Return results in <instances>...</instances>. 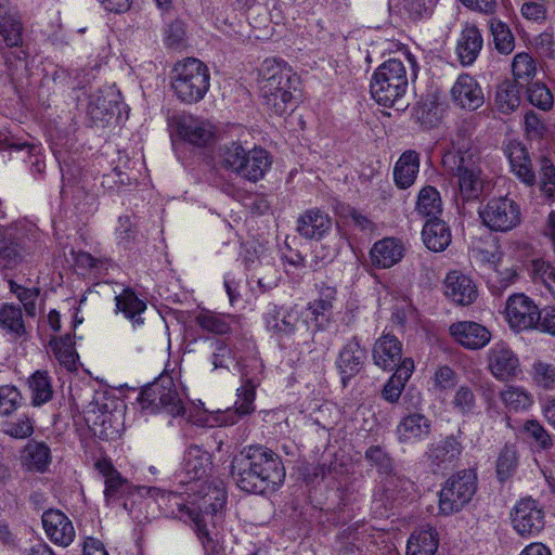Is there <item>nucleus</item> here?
I'll return each instance as SVG.
<instances>
[{"label":"nucleus","mask_w":555,"mask_h":555,"mask_svg":"<svg viewBox=\"0 0 555 555\" xmlns=\"http://www.w3.org/2000/svg\"><path fill=\"white\" fill-rule=\"evenodd\" d=\"M231 474L241 490L257 494L276 491L286 475L281 457L262 444L243 448L233 457Z\"/></svg>","instance_id":"obj_1"},{"label":"nucleus","mask_w":555,"mask_h":555,"mask_svg":"<svg viewBox=\"0 0 555 555\" xmlns=\"http://www.w3.org/2000/svg\"><path fill=\"white\" fill-rule=\"evenodd\" d=\"M298 77L284 62L267 59L260 68L259 89L263 105L278 116L292 112Z\"/></svg>","instance_id":"obj_2"},{"label":"nucleus","mask_w":555,"mask_h":555,"mask_svg":"<svg viewBox=\"0 0 555 555\" xmlns=\"http://www.w3.org/2000/svg\"><path fill=\"white\" fill-rule=\"evenodd\" d=\"M408 77L404 64L398 59H390L379 65L371 80V94L384 106H397L402 109L406 104L402 98L406 91Z\"/></svg>","instance_id":"obj_3"},{"label":"nucleus","mask_w":555,"mask_h":555,"mask_svg":"<svg viewBox=\"0 0 555 555\" xmlns=\"http://www.w3.org/2000/svg\"><path fill=\"white\" fill-rule=\"evenodd\" d=\"M170 80L176 96L192 104L201 101L209 90L210 74L202 61L188 57L173 66Z\"/></svg>","instance_id":"obj_4"},{"label":"nucleus","mask_w":555,"mask_h":555,"mask_svg":"<svg viewBox=\"0 0 555 555\" xmlns=\"http://www.w3.org/2000/svg\"><path fill=\"white\" fill-rule=\"evenodd\" d=\"M221 164L240 177L256 182L263 178L271 159L262 149L246 151L242 145L232 143L222 147Z\"/></svg>","instance_id":"obj_5"},{"label":"nucleus","mask_w":555,"mask_h":555,"mask_svg":"<svg viewBox=\"0 0 555 555\" xmlns=\"http://www.w3.org/2000/svg\"><path fill=\"white\" fill-rule=\"evenodd\" d=\"M477 490V474L474 469H463L453 474L439 492V511L449 516L462 511L470 502Z\"/></svg>","instance_id":"obj_6"},{"label":"nucleus","mask_w":555,"mask_h":555,"mask_svg":"<svg viewBox=\"0 0 555 555\" xmlns=\"http://www.w3.org/2000/svg\"><path fill=\"white\" fill-rule=\"evenodd\" d=\"M206 488L207 492L203 494L198 505H181L179 508L181 516H186L191 521H193L198 534L201 535L208 534L205 516L209 514L216 515L221 512L227 499L225 491L222 487L208 485Z\"/></svg>","instance_id":"obj_7"},{"label":"nucleus","mask_w":555,"mask_h":555,"mask_svg":"<svg viewBox=\"0 0 555 555\" xmlns=\"http://www.w3.org/2000/svg\"><path fill=\"white\" fill-rule=\"evenodd\" d=\"M143 409L164 410L172 416L181 415L184 406L171 379L154 383L140 395Z\"/></svg>","instance_id":"obj_8"},{"label":"nucleus","mask_w":555,"mask_h":555,"mask_svg":"<svg viewBox=\"0 0 555 555\" xmlns=\"http://www.w3.org/2000/svg\"><path fill=\"white\" fill-rule=\"evenodd\" d=\"M485 225L493 231H508L519 220V206L515 199L508 196L492 198L486 207L479 211Z\"/></svg>","instance_id":"obj_9"},{"label":"nucleus","mask_w":555,"mask_h":555,"mask_svg":"<svg viewBox=\"0 0 555 555\" xmlns=\"http://www.w3.org/2000/svg\"><path fill=\"white\" fill-rule=\"evenodd\" d=\"M266 326L279 338H296L309 330L307 321L301 319L300 308L296 305L287 310L274 307L267 314Z\"/></svg>","instance_id":"obj_10"},{"label":"nucleus","mask_w":555,"mask_h":555,"mask_svg":"<svg viewBox=\"0 0 555 555\" xmlns=\"http://www.w3.org/2000/svg\"><path fill=\"white\" fill-rule=\"evenodd\" d=\"M94 466L104 478V499L107 506L117 505L126 496L135 493V487L121 476L111 461L106 459L99 460Z\"/></svg>","instance_id":"obj_11"},{"label":"nucleus","mask_w":555,"mask_h":555,"mask_svg":"<svg viewBox=\"0 0 555 555\" xmlns=\"http://www.w3.org/2000/svg\"><path fill=\"white\" fill-rule=\"evenodd\" d=\"M454 177L459 186L456 201L466 203L478 199L483 192L485 178L481 168L465 157H461L456 166Z\"/></svg>","instance_id":"obj_12"},{"label":"nucleus","mask_w":555,"mask_h":555,"mask_svg":"<svg viewBox=\"0 0 555 555\" xmlns=\"http://www.w3.org/2000/svg\"><path fill=\"white\" fill-rule=\"evenodd\" d=\"M488 367L498 379L509 380L517 375L518 356L505 344H495L488 352Z\"/></svg>","instance_id":"obj_13"},{"label":"nucleus","mask_w":555,"mask_h":555,"mask_svg":"<svg viewBox=\"0 0 555 555\" xmlns=\"http://www.w3.org/2000/svg\"><path fill=\"white\" fill-rule=\"evenodd\" d=\"M42 526L47 537L60 546H68L76 537L72 520L59 509H48L42 514Z\"/></svg>","instance_id":"obj_14"},{"label":"nucleus","mask_w":555,"mask_h":555,"mask_svg":"<svg viewBox=\"0 0 555 555\" xmlns=\"http://www.w3.org/2000/svg\"><path fill=\"white\" fill-rule=\"evenodd\" d=\"M451 98L455 105L467 111H476L485 103L481 87L468 74L460 75L451 89Z\"/></svg>","instance_id":"obj_15"},{"label":"nucleus","mask_w":555,"mask_h":555,"mask_svg":"<svg viewBox=\"0 0 555 555\" xmlns=\"http://www.w3.org/2000/svg\"><path fill=\"white\" fill-rule=\"evenodd\" d=\"M450 334L464 348L478 350L491 340V332L483 325L473 321H462L450 326Z\"/></svg>","instance_id":"obj_16"},{"label":"nucleus","mask_w":555,"mask_h":555,"mask_svg":"<svg viewBox=\"0 0 555 555\" xmlns=\"http://www.w3.org/2000/svg\"><path fill=\"white\" fill-rule=\"evenodd\" d=\"M519 60L520 53H517L512 63L513 78L505 79L496 88L495 106L503 114H511L520 105V86L518 83L520 73L517 70Z\"/></svg>","instance_id":"obj_17"},{"label":"nucleus","mask_w":555,"mask_h":555,"mask_svg":"<svg viewBox=\"0 0 555 555\" xmlns=\"http://www.w3.org/2000/svg\"><path fill=\"white\" fill-rule=\"evenodd\" d=\"M463 451L459 437L454 435L431 443L426 452L428 462L436 468H448L453 465Z\"/></svg>","instance_id":"obj_18"},{"label":"nucleus","mask_w":555,"mask_h":555,"mask_svg":"<svg viewBox=\"0 0 555 555\" xmlns=\"http://www.w3.org/2000/svg\"><path fill=\"white\" fill-rule=\"evenodd\" d=\"M444 294L455 304L468 306L476 300L478 291L469 276L460 271H452L444 280Z\"/></svg>","instance_id":"obj_19"},{"label":"nucleus","mask_w":555,"mask_h":555,"mask_svg":"<svg viewBox=\"0 0 555 555\" xmlns=\"http://www.w3.org/2000/svg\"><path fill=\"white\" fill-rule=\"evenodd\" d=\"M365 358L366 351L357 337H352L343 347L336 363L344 384L361 371Z\"/></svg>","instance_id":"obj_20"},{"label":"nucleus","mask_w":555,"mask_h":555,"mask_svg":"<svg viewBox=\"0 0 555 555\" xmlns=\"http://www.w3.org/2000/svg\"><path fill=\"white\" fill-rule=\"evenodd\" d=\"M372 353L377 366L392 371L401 360L402 345L395 335L387 333L375 341Z\"/></svg>","instance_id":"obj_21"},{"label":"nucleus","mask_w":555,"mask_h":555,"mask_svg":"<svg viewBox=\"0 0 555 555\" xmlns=\"http://www.w3.org/2000/svg\"><path fill=\"white\" fill-rule=\"evenodd\" d=\"M331 228V217L319 208L308 209L297 219V231L307 240H321Z\"/></svg>","instance_id":"obj_22"},{"label":"nucleus","mask_w":555,"mask_h":555,"mask_svg":"<svg viewBox=\"0 0 555 555\" xmlns=\"http://www.w3.org/2000/svg\"><path fill=\"white\" fill-rule=\"evenodd\" d=\"M177 132L184 141L194 145H205L212 138L211 127L192 116H179L175 119Z\"/></svg>","instance_id":"obj_23"},{"label":"nucleus","mask_w":555,"mask_h":555,"mask_svg":"<svg viewBox=\"0 0 555 555\" xmlns=\"http://www.w3.org/2000/svg\"><path fill=\"white\" fill-rule=\"evenodd\" d=\"M210 464V456L206 451H203L197 446L190 447L184 454L182 463L185 479L181 480V482L201 481L207 476Z\"/></svg>","instance_id":"obj_24"},{"label":"nucleus","mask_w":555,"mask_h":555,"mask_svg":"<svg viewBox=\"0 0 555 555\" xmlns=\"http://www.w3.org/2000/svg\"><path fill=\"white\" fill-rule=\"evenodd\" d=\"M403 255V244L393 237H386L376 242L370 251L372 263L384 269L398 263Z\"/></svg>","instance_id":"obj_25"},{"label":"nucleus","mask_w":555,"mask_h":555,"mask_svg":"<svg viewBox=\"0 0 555 555\" xmlns=\"http://www.w3.org/2000/svg\"><path fill=\"white\" fill-rule=\"evenodd\" d=\"M483 40L475 25H466L457 40L456 53L462 65H472L482 49Z\"/></svg>","instance_id":"obj_26"},{"label":"nucleus","mask_w":555,"mask_h":555,"mask_svg":"<svg viewBox=\"0 0 555 555\" xmlns=\"http://www.w3.org/2000/svg\"><path fill=\"white\" fill-rule=\"evenodd\" d=\"M420 171V155L415 151H405L401 154L393 167L395 184L401 189H409L414 184Z\"/></svg>","instance_id":"obj_27"},{"label":"nucleus","mask_w":555,"mask_h":555,"mask_svg":"<svg viewBox=\"0 0 555 555\" xmlns=\"http://www.w3.org/2000/svg\"><path fill=\"white\" fill-rule=\"evenodd\" d=\"M422 237L428 249L443 251L451 243V231L443 220L430 218L423 227Z\"/></svg>","instance_id":"obj_28"},{"label":"nucleus","mask_w":555,"mask_h":555,"mask_svg":"<svg viewBox=\"0 0 555 555\" xmlns=\"http://www.w3.org/2000/svg\"><path fill=\"white\" fill-rule=\"evenodd\" d=\"M113 90H99L89 98L87 112L94 121H107L118 108Z\"/></svg>","instance_id":"obj_29"},{"label":"nucleus","mask_w":555,"mask_h":555,"mask_svg":"<svg viewBox=\"0 0 555 555\" xmlns=\"http://www.w3.org/2000/svg\"><path fill=\"white\" fill-rule=\"evenodd\" d=\"M431 429L430 421L420 413L405 416L398 425L397 433L400 441L425 439Z\"/></svg>","instance_id":"obj_30"},{"label":"nucleus","mask_w":555,"mask_h":555,"mask_svg":"<svg viewBox=\"0 0 555 555\" xmlns=\"http://www.w3.org/2000/svg\"><path fill=\"white\" fill-rule=\"evenodd\" d=\"M336 294V288L322 285L318 298L308 304V310L311 312L318 328H322L328 322Z\"/></svg>","instance_id":"obj_31"},{"label":"nucleus","mask_w":555,"mask_h":555,"mask_svg":"<svg viewBox=\"0 0 555 555\" xmlns=\"http://www.w3.org/2000/svg\"><path fill=\"white\" fill-rule=\"evenodd\" d=\"M115 301L116 312H122L132 322L133 327L144 323L141 314L146 310V304L131 288H125L115 297Z\"/></svg>","instance_id":"obj_32"},{"label":"nucleus","mask_w":555,"mask_h":555,"mask_svg":"<svg viewBox=\"0 0 555 555\" xmlns=\"http://www.w3.org/2000/svg\"><path fill=\"white\" fill-rule=\"evenodd\" d=\"M22 463L28 470L46 472L51 463L50 448L43 442L29 441L23 450Z\"/></svg>","instance_id":"obj_33"},{"label":"nucleus","mask_w":555,"mask_h":555,"mask_svg":"<svg viewBox=\"0 0 555 555\" xmlns=\"http://www.w3.org/2000/svg\"><path fill=\"white\" fill-rule=\"evenodd\" d=\"M438 548L437 532L434 528L415 530L409 538L406 555H435Z\"/></svg>","instance_id":"obj_34"},{"label":"nucleus","mask_w":555,"mask_h":555,"mask_svg":"<svg viewBox=\"0 0 555 555\" xmlns=\"http://www.w3.org/2000/svg\"><path fill=\"white\" fill-rule=\"evenodd\" d=\"M23 24L0 4V36L8 48H20L23 43Z\"/></svg>","instance_id":"obj_35"},{"label":"nucleus","mask_w":555,"mask_h":555,"mask_svg":"<svg viewBox=\"0 0 555 555\" xmlns=\"http://www.w3.org/2000/svg\"><path fill=\"white\" fill-rule=\"evenodd\" d=\"M237 397L234 410L229 409L225 413L224 422L229 425L235 424L241 416L254 411L255 387L249 379L237 389Z\"/></svg>","instance_id":"obj_36"},{"label":"nucleus","mask_w":555,"mask_h":555,"mask_svg":"<svg viewBox=\"0 0 555 555\" xmlns=\"http://www.w3.org/2000/svg\"><path fill=\"white\" fill-rule=\"evenodd\" d=\"M522 440H525L532 450H548L553 446L552 438L547 430L535 420H528L522 425Z\"/></svg>","instance_id":"obj_37"},{"label":"nucleus","mask_w":555,"mask_h":555,"mask_svg":"<svg viewBox=\"0 0 555 555\" xmlns=\"http://www.w3.org/2000/svg\"><path fill=\"white\" fill-rule=\"evenodd\" d=\"M21 242L10 231H0V266L11 268L22 258Z\"/></svg>","instance_id":"obj_38"},{"label":"nucleus","mask_w":555,"mask_h":555,"mask_svg":"<svg viewBox=\"0 0 555 555\" xmlns=\"http://www.w3.org/2000/svg\"><path fill=\"white\" fill-rule=\"evenodd\" d=\"M0 326L15 337H22L26 331L20 307L10 304H1Z\"/></svg>","instance_id":"obj_39"},{"label":"nucleus","mask_w":555,"mask_h":555,"mask_svg":"<svg viewBox=\"0 0 555 555\" xmlns=\"http://www.w3.org/2000/svg\"><path fill=\"white\" fill-rule=\"evenodd\" d=\"M416 210L423 216L437 218L442 210V202L437 189L427 185L420 191Z\"/></svg>","instance_id":"obj_40"},{"label":"nucleus","mask_w":555,"mask_h":555,"mask_svg":"<svg viewBox=\"0 0 555 555\" xmlns=\"http://www.w3.org/2000/svg\"><path fill=\"white\" fill-rule=\"evenodd\" d=\"M50 347L61 365L67 370H74L76 367V360L78 356L75 351L74 341L69 334H66L59 339H51Z\"/></svg>","instance_id":"obj_41"},{"label":"nucleus","mask_w":555,"mask_h":555,"mask_svg":"<svg viewBox=\"0 0 555 555\" xmlns=\"http://www.w3.org/2000/svg\"><path fill=\"white\" fill-rule=\"evenodd\" d=\"M544 527L542 511L531 499H522V538L526 533L534 534Z\"/></svg>","instance_id":"obj_42"},{"label":"nucleus","mask_w":555,"mask_h":555,"mask_svg":"<svg viewBox=\"0 0 555 555\" xmlns=\"http://www.w3.org/2000/svg\"><path fill=\"white\" fill-rule=\"evenodd\" d=\"M229 317L212 311L204 310L196 318V324L204 331L216 335H225L231 332Z\"/></svg>","instance_id":"obj_43"},{"label":"nucleus","mask_w":555,"mask_h":555,"mask_svg":"<svg viewBox=\"0 0 555 555\" xmlns=\"http://www.w3.org/2000/svg\"><path fill=\"white\" fill-rule=\"evenodd\" d=\"M31 402L34 405H41L52 398V388L46 372L37 371L29 378Z\"/></svg>","instance_id":"obj_44"},{"label":"nucleus","mask_w":555,"mask_h":555,"mask_svg":"<svg viewBox=\"0 0 555 555\" xmlns=\"http://www.w3.org/2000/svg\"><path fill=\"white\" fill-rule=\"evenodd\" d=\"M517 446L506 444L496 462V474L500 481L508 479L517 469Z\"/></svg>","instance_id":"obj_45"},{"label":"nucleus","mask_w":555,"mask_h":555,"mask_svg":"<svg viewBox=\"0 0 555 555\" xmlns=\"http://www.w3.org/2000/svg\"><path fill=\"white\" fill-rule=\"evenodd\" d=\"M527 99L529 103L542 111L553 107V94L542 81L528 82Z\"/></svg>","instance_id":"obj_46"},{"label":"nucleus","mask_w":555,"mask_h":555,"mask_svg":"<svg viewBox=\"0 0 555 555\" xmlns=\"http://www.w3.org/2000/svg\"><path fill=\"white\" fill-rule=\"evenodd\" d=\"M210 348L214 370L229 369V365L234 362V352L225 340L212 339Z\"/></svg>","instance_id":"obj_47"},{"label":"nucleus","mask_w":555,"mask_h":555,"mask_svg":"<svg viewBox=\"0 0 555 555\" xmlns=\"http://www.w3.org/2000/svg\"><path fill=\"white\" fill-rule=\"evenodd\" d=\"M490 29L498 51L504 54L511 53L514 50L515 42L509 28L500 21H493L490 24Z\"/></svg>","instance_id":"obj_48"},{"label":"nucleus","mask_w":555,"mask_h":555,"mask_svg":"<svg viewBox=\"0 0 555 555\" xmlns=\"http://www.w3.org/2000/svg\"><path fill=\"white\" fill-rule=\"evenodd\" d=\"M544 310L539 307L526 295L522 294V330L540 331Z\"/></svg>","instance_id":"obj_49"},{"label":"nucleus","mask_w":555,"mask_h":555,"mask_svg":"<svg viewBox=\"0 0 555 555\" xmlns=\"http://www.w3.org/2000/svg\"><path fill=\"white\" fill-rule=\"evenodd\" d=\"M527 270L534 282L540 281L547 287L555 283V268L543 259L531 260Z\"/></svg>","instance_id":"obj_50"},{"label":"nucleus","mask_w":555,"mask_h":555,"mask_svg":"<svg viewBox=\"0 0 555 555\" xmlns=\"http://www.w3.org/2000/svg\"><path fill=\"white\" fill-rule=\"evenodd\" d=\"M532 377L535 384L544 389H555V366L538 361L533 364Z\"/></svg>","instance_id":"obj_51"},{"label":"nucleus","mask_w":555,"mask_h":555,"mask_svg":"<svg viewBox=\"0 0 555 555\" xmlns=\"http://www.w3.org/2000/svg\"><path fill=\"white\" fill-rule=\"evenodd\" d=\"M21 400L22 396L16 387L0 386V415H10L18 408Z\"/></svg>","instance_id":"obj_52"},{"label":"nucleus","mask_w":555,"mask_h":555,"mask_svg":"<svg viewBox=\"0 0 555 555\" xmlns=\"http://www.w3.org/2000/svg\"><path fill=\"white\" fill-rule=\"evenodd\" d=\"M504 319L516 334L520 332V294L508 297L504 310Z\"/></svg>","instance_id":"obj_53"},{"label":"nucleus","mask_w":555,"mask_h":555,"mask_svg":"<svg viewBox=\"0 0 555 555\" xmlns=\"http://www.w3.org/2000/svg\"><path fill=\"white\" fill-rule=\"evenodd\" d=\"M165 43L168 48L180 49L185 41V26L182 21L171 22L165 29Z\"/></svg>","instance_id":"obj_54"},{"label":"nucleus","mask_w":555,"mask_h":555,"mask_svg":"<svg viewBox=\"0 0 555 555\" xmlns=\"http://www.w3.org/2000/svg\"><path fill=\"white\" fill-rule=\"evenodd\" d=\"M10 287L23 304L26 313L34 317L36 313V298L38 292L36 289L25 288L13 281L10 282Z\"/></svg>","instance_id":"obj_55"},{"label":"nucleus","mask_w":555,"mask_h":555,"mask_svg":"<svg viewBox=\"0 0 555 555\" xmlns=\"http://www.w3.org/2000/svg\"><path fill=\"white\" fill-rule=\"evenodd\" d=\"M476 398L473 390L467 386H461L453 398V406L460 413L466 414L473 411Z\"/></svg>","instance_id":"obj_56"},{"label":"nucleus","mask_w":555,"mask_h":555,"mask_svg":"<svg viewBox=\"0 0 555 555\" xmlns=\"http://www.w3.org/2000/svg\"><path fill=\"white\" fill-rule=\"evenodd\" d=\"M437 107L434 102H420L414 107L415 119L425 127H433L438 121Z\"/></svg>","instance_id":"obj_57"},{"label":"nucleus","mask_w":555,"mask_h":555,"mask_svg":"<svg viewBox=\"0 0 555 555\" xmlns=\"http://www.w3.org/2000/svg\"><path fill=\"white\" fill-rule=\"evenodd\" d=\"M501 399L506 408V421L509 426L513 414H517L519 411L520 391L516 387H507L501 392Z\"/></svg>","instance_id":"obj_58"},{"label":"nucleus","mask_w":555,"mask_h":555,"mask_svg":"<svg viewBox=\"0 0 555 555\" xmlns=\"http://www.w3.org/2000/svg\"><path fill=\"white\" fill-rule=\"evenodd\" d=\"M365 457L374 464L380 473L389 474L392 469L391 459L379 448L371 447L365 452Z\"/></svg>","instance_id":"obj_59"},{"label":"nucleus","mask_w":555,"mask_h":555,"mask_svg":"<svg viewBox=\"0 0 555 555\" xmlns=\"http://www.w3.org/2000/svg\"><path fill=\"white\" fill-rule=\"evenodd\" d=\"M504 154L509 160L512 171L520 178V141L509 139L504 147Z\"/></svg>","instance_id":"obj_60"},{"label":"nucleus","mask_w":555,"mask_h":555,"mask_svg":"<svg viewBox=\"0 0 555 555\" xmlns=\"http://www.w3.org/2000/svg\"><path fill=\"white\" fill-rule=\"evenodd\" d=\"M522 17L534 21L543 22L546 18V7L542 1H527L522 3Z\"/></svg>","instance_id":"obj_61"},{"label":"nucleus","mask_w":555,"mask_h":555,"mask_svg":"<svg viewBox=\"0 0 555 555\" xmlns=\"http://www.w3.org/2000/svg\"><path fill=\"white\" fill-rule=\"evenodd\" d=\"M5 433L14 438H27L34 433L33 423L27 416H25L17 422L10 424Z\"/></svg>","instance_id":"obj_62"},{"label":"nucleus","mask_w":555,"mask_h":555,"mask_svg":"<svg viewBox=\"0 0 555 555\" xmlns=\"http://www.w3.org/2000/svg\"><path fill=\"white\" fill-rule=\"evenodd\" d=\"M543 178L541 181V190L547 195L552 196L555 190V167L550 160H544L542 165Z\"/></svg>","instance_id":"obj_63"},{"label":"nucleus","mask_w":555,"mask_h":555,"mask_svg":"<svg viewBox=\"0 0 555 555\" xmlns=\"http://www.w3.org/2000/svg\"><path fill=\"white\" fill-rule=\"evenodd\" d=\"M525 125L527 134L531 138H540L545 129L540 116L533 112L525 113Z\"/></svg>","instance_id":"obj_64"}]
</instances>
